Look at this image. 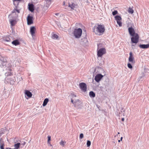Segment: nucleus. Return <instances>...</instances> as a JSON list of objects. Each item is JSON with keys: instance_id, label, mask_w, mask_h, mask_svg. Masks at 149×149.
I'll return each instance as SVG.
<instances>
[{"instance_id": "nucleus-39", "label": "nucleus", "mask_w": 149, "mask_h": 149, "mask_svg": "<svg viewBox=\"0 0 149 149\" xmlns=\"http://www.w3.org/2000/svg\"><path fill=\"white\" fill-rule=\"evenodd\" d=\"M121 120L123 121L124 120V118H122L121 119Z\"/></svg>"}, {"instance_id": "nucleus-16", "label": "nucleus", "mask_w": 149, "mask_h": 149, "mask_svg": "<svg viewBox=\"0 0 149 149\" xmlns=\"http://www.w3.org/2000/svg\"><path fill=\"white\" fill-rule=\"evenodd\" d=\"M88 42V40L86 38H84L81 39L80 41L82 45H85Z\"/></svg>"}, {"instance_id": "nucleus-41", "label": "nucleus", "mask_w": 149, "mask_h": 149, "mask_svg": "<svg viewBox=\"0 0 149 149\" xmlns=\"http://www.w3.org/2000/svg\"><path fill=\"white\" fill-rule=\"evenodd\" d=\"M120 141H121V140H118V142H120Z\"/></svg>"}, {"instance_id": "nucleus-35", "label": "nucleus", "mask_w": 149, "mask_h": 149, "mask_svg": "<svg viewBox=\"0 0 149 149\" xmlns=\"http://www.w3.org/2000/svg\"><path fill=\"white\" fill-rule=\"evenodd\" d=\"M118 13V12L117 10H114L112 12V14L113 15H116Z\"/></svg>"}, {"instance_id": "nucleus-38", "label": "nucleus", "mask_w": 149, "mask_h": 149, "mask_svg": "<svg viewBox=\"0 0 149 149\" xmlns=\"http://www.w3.org/2000/svg\"><path fill=\"white\" fill-rule=\"evenodd\" d=\"M4 145H0V148L1 149H4Z\"/></svg>"}, {"instance_id": "nucleus-17", "label": "nucleus", "mask_w": 149, "mask_h": 149, "mask_svg": "<svg viewBox=\"0 0 149 149\" xmlns=\"http://www.w3.org/2000/svg\"><path fill=\"white\" fill-rule=\"evenodd\" d=\"M25 94L29 98L31 97L32 96L31 93L28 90H26L25 91Z\"/></svg>"}, {"instance_id": "nucleus-13", "label": "nucleus", "mask_w": 149, "mask_h": 149, "mask_svg": "<svg viewBox=\"0 0 149 149\" xmlns=\"http://www.w3.org/2000/svg\"><path fill=\"white\" fill-rule=\"evenodd\" d=\"M36 28L34 26H32L30 29V32L32 37L35 36Z\"/></svg>"}, {"instance_id": "nucleus-8", "label": "nucleus", "mask_w": 149, "mask_h": 149, "mask_svg": "<svg viewBox=\"0 0 149 149\" xmlns=\"http://www.w3.org/2000/svg\"><path fill=\"white\" fill-rule=\"evenodd\" d=\"M130 56L128 58L129 61L131 63H132L134 64L135 63V61L134 60V58L133 56L132 52L130 53Z\"/></svg>"}, {"instance_id": "nucleus-11", "label": "nucleus", "mask_w": 149, "mask_h": 149, "mask_svg": "<svg viewBox=\"0 0 149 149\" xmlns=\"http://www.w3.org/2000/svg\"><path fill=\"white\" fill-rule=\"evenodd\" d=\"M103 76L101 74H97L95 77V81L98 82L101 80Z\"/></svg>"}, {"instance_id": "nucleus-44", "label": "nucleus", "mask_w": 149, "mask_h": 149, "mask_svg": "<svg viewBox=\"0 0 149 149\" xmlns=\"http://www.w3.org/2000/svg\"><path fill=\"white\" fill-rule=\"evenodd\" d=\"M118 134H119V132H118Z\"/></svg>"}, {"instance_id": "nucleus-5", "label": "nucleus", "mask_w": 149, "mask_h": 149, "mask_svg": "<svg viewBox=\"0 0 149 149\" xmlns=\"http://www.w3.org/2000/svg\"><path fill=\"white\" fill-rule=\"evenodd\" d=\"M80 88L83 92H85L87 90V86L86 84L83 82L80 83L79 84Z\"/></svg>"}, {"instance_id": "nucleus-30", "label": "nucleus", "mask_w": 149, "mask_h": 149, "mask_svg": "<svg viewBox=\"0 0 149 149\" xmlns=\"http://www.w3.org/2000/svg\"><path fill=\"white\" fill-rule=\"evenodd\" d=\"M87 146L88 147H89L91 144V142L89 140H88L87 141V143H86Z\"/></svg>"}, {"instance_id": "nucleus-3", "label": "nucleus", "mask_w": 149, "mask_h": 149, "mask_svg": "<svg viewBox=\"0 0 149 149\" xmlns=\"http://www.w3.org/2000/svg\"><path fill=\"white\" fill-rule=\"evenodd\" d=\"M106 53V49L104 48L100 49L97 51V55L98 57H102Z\"/></svg>"}, {"instance_id": "nucleus-18", "label": "nucleus", "mask_w": 149, "mask_h": 149, "mask_svg": "<svg viewBox=\"0 0 149 149\" xmlns=\"http://www.w3.org/2000/svg\"><path fill=\"white\" fill-rule=\"evenodd\" d=\"M139 47L142 49H147L149 48V44H140Z\"/></svg>"}, {"instance_id": "nucleus-40", "label": "nucleus", "mask_w": 149, "mask_h": 149, "mask_svg": "<svg viewBox=\"0 0 149 149\" xmlns=\"http://www.w3.org/2000/svg\"><path fill=\"white\" fill-rule=\"evenodd\" d=\"M123 138L122 137H121V138H120V140L121 141H122V139H123Z\"/></svg>"}, {"instance_id": "nucleus-9", "label": "nucleus", "mask_w": 149, "mask_h": 149, "mask_svg": "<svg viewBox=\"0 0 149 149\" xmlns=\"http://www.w3.org/2000/svg\"><path fill=\"white\" fill-rule=\"evenodd\" d=\"M128 31L129 34L131 36H134L135 35L136 33H135V31L132 27H130L128 28Z\"/></svg>"}, {"instance_id": "nucleus-24", "label": "nucleus", "mask_w": 149, "mask_h": 149, "mask_svg": "<svg viewBox=\"0 0 149 149\" xmlns=\"http://www.w3.org/2000/svg\"><path fill=\"white\" fill-rule=\"evenodd\" d=\"M115 18L117 21L121 20L122 19L121 17L119 15H116L115 16Z\"/></svg>"}, {"instance_id": "nucleus-36", "label": "nucleus", "mask_w": 149, "mask_h": 149, "mask_svg": "<svg viewBox=\"0 0 149 149\" xmlns=\"http://www.w3.org/2000/svg\"><path fill=\"white\" fill-rule=\"evenodd\" d=\"M84 137V134L82 133H81L80 134L79 138L80 139H82Z\"/></svg>"}, {"instance_id": "nucleus-43", "label": "nucleus", "mask_w": 149, "mask_h": 149, "mask_svg": "<svg viewBox=\"0 0 149 149\" xmlns=\"http://www.w3.org/2000/svg\"><path fill=\"white\" fill-rule=\"evenodd\" d=\"M8 70L9 69L10 70V69L9 68H8Z\"/></svg>"}, {"instance_id": "nucleus-20", "label": "nucleus", "mask_w": 149, "mask_h": 149, "mask_svg": "<svg viewBox=\"0 0 149 149\" xmlns=\"http://www.w3.org/2000/svg\"><path fill=\"white\" fill-rule=\"evenodd\" d=\"M12 43L13 45L16 46L19 44V42L18 40H16L12 41Z\"/></svg>"}, {"instance_id": "nucleus-37", "label": "nucleus", "mask_w": 149, "mask_h": 149, "mask_svg": "<svg viewBox=\"0 0 149 149\" xmlns=\"http://www.w3.org/2000/svg\"><path fill=\"white\" fill-rule=\"evenodd\" d=\"M21 142L20 145H23V146H24L26 144V142L25 141H22V142Z\"/></svg>"}, {"instance_id": "nucleus-6", "label": "nucleus", "mask_w": 149, "mask_h": 149, "mask_svg": "<svg viewBox=\"0 0 149 149\" xmlns=\"http://www.w3.org/2000/svg\"><path fill=\"white\" fill-rule=\"evenodd\" d=\"M69 97H70L71 99V102L72 103L79 99H78V97L76 95L73 93H71Z\"/></svg>"}, {"instance_id": "nucleus-21", "label": "nucleus", "mask_w": 149, "mask_h": 149, "mask_svg": "<svg viewBox=\"0 0 149 149\" xmlns=\"http://www.w3.org/2000/svg\"><path fill=\"white\" fill-rule=\"evenodd\" d=\"M89 95L91 98H94L95 97V95L94 92L91 91L89 93Z\"/></svg>"}, {"instance_id": "nucleus-14", "label": "nucleus", "mask_w": 149, "mask_h": 149, "mask_svg": "<svg viewBox=\"0 0 149 149\" xmlns=\"http://www.w3.org/2000/svg\"><path fill=\"white\" fill-rule=\"evenodd\" d=\"M9 21L10 23L11 26H14L16 23L15 19H13L10 18L9 19Z\"/></svg>"}, {"instance_id": "nucleus-26", "label": "nucleus", "mask_w": 149, "mask_h": 149, "mask_svg": "<svg viewBox=\"0 0 149 149\" xmlns=\"http://www.w3.org/2000/svg\"><path fill=\"white\" fill-rule=\"evenodd\" d=\"M128 12L132 14L134 13V10L132 8H131L130 7L129 8Z\"/></svg>"}, {"instance_id": "nucleus-31", "label": "nucleus", "mask_w": 149, "mask_h": 149, "mask_svg": "<svg viewBox=\"0 0 149 149\" xmlns=\"http://www.w3.org/2000/svg\"><path fill=\"white\" fill-rule=\"evenodd\" d=\"M117 24H118L119 26H122V23L121 20L117 21Z\"/></svg>"}, {"instance_id": "nucleus-33", "label": "nucleus", "mask_w": 149, "mask_h": 149, "mask_svg": "<svg viewBox=\"0 0 149 149\" xmlns=\"http://www.w3.org/2000/svg\"><path fill=\"white\" fill-rule=\"evenodd\" d=\"M127 66L128 68L130 69H132V66L131 64L130 63H128L127 64Z\"/></svg>"}, {"instance_id": "nucleus-2", "label": "nucleus", "mask_w": 149, "mask_h": 149, "mask_svg": "<svg viewBox=\"0 0 149 149\" xmlns=\"http://www.w3.org/2000/svg\"><path fill=\"white\" fill-rule=\"evenodd\" d=\"M82 33V30L79 28L77 29H75L73 32L74 36L76 38H79L81 36Z\"/></svg>"}, {"instance_id": "nucleus-23", "label": "nucleus", "mask_w": 149, "mask_h": 149, "mask_svg": "<svg viewBox=\"0 0 149 149\" xmlns=\"http://www.w3.org/2000/svg\"><path fill=\"white\" fill-rule=\"evenodd\" d=\"M48 101L49 99L48 98H45L43 101L42 106L44 107L47 104Z\"/></svg>"}, {"instance_id": "nucleus-15", "label": "nucleus", "mask_w": 149, "mask_h": 149, "mask_svg": "<svg viewBox=\"0 0 149 149\" xmlns=\"http://www.w3.org/2000/svg\"><path fill=\"white\" fill-rule=\"evenodd\" d=\"M77 6V5L74 3H69V7L71 8L73 10H74V8H76Z\"/></svg>"}, {"instance_id": "nucleus-19", "label": "nucleus", "mask_w": 149, "mask_h": 149, "mask_svg": "<svg viewBox=\"0 0 149 149\" xmlns=\"http://www.w3.org/2000/svg\"><path fill=\"white\" fill-rule=\"evenodd\" d=\"M3 41L10 42L11 41V39L10 38L9 36H6L3 38Z\"/></svg>"}, {"instance_id": "nucleus-34", "label": "nucleus", "mask_w": 149, "mask_h": 149, "mask_svg": "<svg viewBox=\"0 0 149 149\" xmlns=\"http://www.w3.org/2000/svg\"><path fill=\"white\" fill-rule=\"evenodd\" d=\"M47 137H48V141H47L48 143H50L49 141H51V137L50 136H48Z\"/></svg>"}, {"instance_id": "nucleus-25", "label": "nucleus", "mask_w": 149, "mask_h": 149, "mask_svg": "<svg viewBox=\"0 0 149 149\" xmlns=\"http://www.w3.org/2000/svg\"><path fill=\"white\" fill-rule=\"evenodd\" d=\"M46 1V3L47 4V6H49L51 4V2L52 0H45Z\"/></svg>"}, {"instance_id": "nucleus-22", "label": "nucleus", "mask_w": 149, "mask_h": 149, "mask_svg": "<svg viewBox=\"0 0 149 149\" xmlns=\"http://www.w3.org/2000/svg\"><path fill=\"white\" fill-rule=\"evenodd\" d=\"M20 145V143H15L14 144L15 148L13 149H19Z\"/></svg>"}, {"instance_id": "nucleus-7", "label": "nucleus", "mask_w": 149, "mask_h": 149, "mask_svg": "<svg viewBox=\"0 0 149 149\" xmlns=\"http://www.w3.org/2000/svg\"><path fill=\"white\" fill-rule=\"evenodd\" d=\"M27 24L28 25H30L33 23V17L29 15L27 18Z\"/></svg>"}, {"instance_id": "nucleus-29", "label": "nucleus", "mask_w": 149, "mask_h": 149, "mask_svg": "<svg viewBox=\"0 0 149 149\" xmlns=\"http://www.w3.org/2000/svg\"><path fill=\"white\" fill-rule=\"evenodd\" d=\"M65 143L66 142L65 141H61L60 143V145L63 146L65 145Z\"/></svg>"}, {"instance_id": "nucleus-1", "label": "nucleus", "mask_w": 149, "mask_h": 149, "mask_svg": "<svg viewBox=\"0 0 149 149\" xmlns=\"http://www.w3.org/2000/svg\"><path fill=\"white\" fill-rule=\"evenodd\" d=\"M93 31L96 34L99 33L100 35L102 34L105 31V29L104 25H98V26H95L93 28Z\"/></svg>"}, {"instance_id": "nucleus-28", "label": "nucleus", "mask_w": 149, "mask_h": 149, "mask_svg": "<svg viewBox=\"0 0 149 149\" xmlns=\"http://www.w3.org/2000/svg\"><path fill=\"white\" fill-rule=\"evenodd\" d=\"M4 145V142L3 141L2 138H1L0 139V145Z\"/></svg>"}, {"instance_id": "nucleus-42", "label": "nucleus", "mask_w": 149, "mask_h": 149, "mask_svg": "<svg viewBox=\"0 0 149 149\" xmlns=\"http://www.w3.org/2000/svg\"><path fill=\"white\" fill-rule=\"evenodd\" d=\"M58 14V13H56V14H55V15H57Z\"/></svg>"}, {"instance_id": "nucleus-12", "label": "nucleus", "mask_w": 149, "mask_h": 149, "mask_svg": "<svg viewBox=\"0 0 149 149\" xmlns=\"http://www.w3.org/2000/svg\"><path fill=\"white\" fill-rule=\"evenodd\" d=\"M28 6V9L29 10L32 12H33L35 10L34 5L33 4L29 3Z\"/></svg>"}, {"instance_id": "nucleus-45", "label": "nucleus", "mask_w": 149, "mask_h": 149, "mask_svg": "<svg viewBox=\"0 0 149 149\" xmlns=\"http://www.w3.org/2000/svg\"><path fill=\"white\" fill-rule=\"evenodd\" d=\"M10 16V15L9 16V17Z\"/></svg>"}, {"instance_id": "nucleus-4", "label": "nucleus", "mask_w": 149, "mask_h": 149, "mask_svg": "<svg viewBox=\"0 0 149 149\" xmlns=\"http://www.w3.org/2000/svg\"><path fill=\"white\" fill-rule=\"evenodd\" d=\"M139 36L137 33H136L135 35L131 38L132 42L133 43L136 44L139 42Z\"/></svg>"}, {"instance_id": "nucleus-10", "label": "nucleus", "mask_w": 149, "mask_h": 149, "mask_svg": "<svg viewBox=\"0 0 149 149\" xmlns=\"http://www.w3.org/2000/svg\"><path fill=\"white\" fill-rule=\"evenodd\" d=\"M75 107L78 108L81 104V102L79 99L72 103Z\"/></svg>"}, {"instance_id": "nucleus-32", "label": "nucleus", "mask_w": 149, "mask_h": 149, "mask_svg": "<svg viewBox=\"0 0 149 149\" xmlns=\"http://www.w3.org/2000/svg\"><path fill=\"white\" fill-rule=\"evenodd\" d=\"M53 38L57 39L58 38V36L55 34H54L52 35Z\"/></svg>"}, {"instance_id": "nucleus-27", "label": "nucleus", "mask_w": 149, "mask_h": 149, "mask_svg": "<svg viewBox=\"0 0 149 149\" xmlns=\"http://www.w3.org/2000/svg\"><path fill=\"white\" fill-rule=\"evenodd\" d=\"M5 75L7 76L8 77V76H11L13 75L10 72H7L5 74Z\"/></svg>"}]
</instances>
